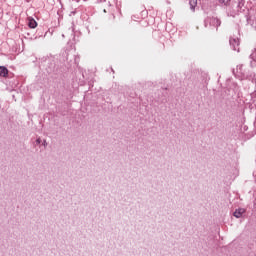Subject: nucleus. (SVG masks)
<instances>
[{
  "instance_id": "obj_2",
  "label": "nucleus",
  "mask_w": 256,
  "mask_h": 256,
  "mask_svg": "<svg viewBox=\"0 0 256 256\" xmlns=\"http://www.w3.org/2000/svg\"><path fill=\"white\" fill-rule=\"evenodd\" d=\"M243 213H245V209L244 208H238L234 212V217H236V219H241Z\"/></svg>"
},
{
  "instance_id": "obj_1",
  "label": "nucleus",
  "mask_w": 256,
  "mask_h": 256,
  "mask_svg": "<svg viewBox=\"0 0 256 256\" xmlns=\"http://www.w3.org/2000/svg\"><path fill=\"white\" fill-rule=\"evenodd\" d=\"M239 38H230V46L234 51L239 52Z\"/></svg>"
},
{
  "instance_id": "obj_5",
  "label": "nucleus",
  "mask_w": 256,
  "mask_h": 256,
  "mask_svg": "<svg viewBox=\"0 0 256 256\" xmlns=\"http://www.w3.org/2000/svg\"><path fill=\"white\" fill-rule=\"evenodd\" d=\"M189 5L191 11H195V7H197V0H189Z\"/></svg>"
},
{
  "instance_id": "obj_4",
  "label": "nucleus",
  "mask_w": 256,
  "mask_h": 256,
  "mask_svg": "<svg viewBox=\"0 0 256 256\" xmlns=\"http://www.w3.org/2000/svg\"><path fill=\"white\" fill-rule=\"evenodd\" d=\"M7 75H9V70L4 66H0V77H7Z\"/></svg>"
},
{
  "instance_id": "obj_3",
  "label": "nucleus",
  "mask_w": 256,
  "mask_h": 256,
  "mask_svg": "<svg viewBox=\"0 0 256 256\" xmlns=\"http://www.w3.org/2000/svg\"><path fill=\"white\" fill-rule=\"evenodd\" d=\"M28 26L30 29H35L37 27V21L33 17H28Z\"/></svg>"
},
{
  "instance_id": "obj_7",
  "label": "nucleus",
  "mask_w": 256,
  "mask_h": 256,
  "mask_svg": "<svg viewBox=\"0 0 256 256\" xmlns=\"http://www.w3.org/2000/svg\"><path fill=\"white\" fill-rule=\"evenodd\" d=\"M211 25H216V27H219V25H221V21L217 18H212Z\"/></svg>"
},
{
  "instance_id": "obj_9",
  "label": "nucleus",
  "mask_w": 256,
  "mask_h": 256,
  "mask_svg": "<svg viewBox=\"0 0 256 256\" xmlns=\"http://www.w3.org/2000/svg\"><path fill=\"white\" fill-rule=\"evenodd\" d=\"M36 143L37 145H41V143H43V140H41V138H37Z\"/></svg>"
},
{
  "instance_id": "obj_10",
  "label": "nucleus",
  "mask_w": 256,
  "mask_h": 256,
  "mask_svg": "<svg viewBox=\"0 0 256 256\" xmlns=\"http://www.w3.org/2000/svg\"><path fill=\"white\" fill-rule=\"evenodd\" d=\"M43 147H47V140H42Z\"/></svg>"
},
{
  "instance_id": "obj_6",
  "label": "nucleus",
  "mask_w": 256,
  "mask_h": 256,
  "mask_svg": "<svg viewBox=\"0 0 256 256\" xmlns=\"http://www.w3.org/2000/svg\"><path fill=\"white\" fill-rule=\"evenodd\" d=\"M218 3H220V5H224L225 7H229L231 0H218Z\"/></svg>"
},
{
  "instance_id": "obj_8",
  "label": "nucleus",
  "mask_w": 256,
  "mask_h": 256,
  "mask_svg": "<svg viewBox=\"0 0 256 256\" xmlns=\"http://www.w3.org/2000/svg\"><path fill=\"white\" fill-rule=\"evenodd\" d=\"M245 5V0H238V7H243Z\"/></svg>"
}]
</instances>
